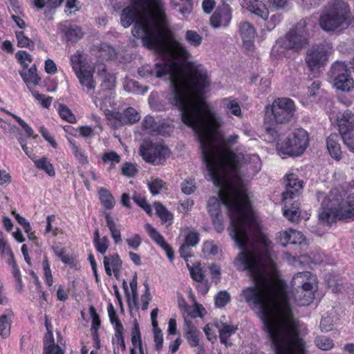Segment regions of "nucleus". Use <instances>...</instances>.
<instances>
[{"mask_svg":"<svg viewBox=\"0 0 354 354\" xmlns=\"http://www.w3.org/2000/svg\"><path fill=\"white\" fill-rule=\"evenodd\" d=\"M136 166L132 163L126 162L122 167V174L128 177H132L137 173Z\"/></svg>","mask_w":354,"mask_h":354,"instance_id":"obj_57","label":"nucleus"},{"mask_svg":"<svg viewBox=\"0 0 354 354\" xmlns=\"http://www.w3.org/2000/svg\"><path fill=\"white\" fill-rule=\"evenodd\" d=\"M122 262L118 254L105 256L104 257L105 272L109 276L112 275V270L113 269L117 270V268H122Z\"/></svg>","mask_w":354,"mask_h":354,"instance_id":"obj_25","label":"nucleus"},{"mask_svg":"<svg viewBox=\"0 0 354 354\" xmlns=\"http://www.w3.org/2000/svg\"><path fill=\"white\" fill-rule=\"evenodd\" d=\"M94 245L98 252L104 254L106 253L109 247V241L107 236H103L100 240L94 241Z\"/></svg>","mask_w":354,"mask_h":354,"instance_id":"obj_48","label":"nucleus"},{"mask_svg":"<svg viewBox=\"0 0 354 354\" xmlns=\"http://www.w3.org/2000/svg\"><path fill=\"white\" fill-rule=\"evenodd\" d=\"M145 229L147 231L150 237L161 248L167 247V242L165 241L164 237L149 223L145 225Z\"/></svg>","mask_w":354,"mask_h":354,"instance_id":"obj_36","label":"nucleus"},{"mask_svg":"<svg viewBox=\"0 0 354 354\" xmlns=\"http://www.w3.org/2000/svg\"><path fill=\"white\" fill-rule=\"evenodd\" d=\"M309 37L306 21L301 19L281 39L282 46L286 49L298 52L308 44Z\"/></svg>","mask_w":354,"mask_h":354,"instance_id":"obj_10","label":"nucleus"},{"mask_svg":"<svg viewBox=\"0 0 354 354\" xmlns=\"http://www.w3.org/2000/svg\"><path fill=\"white\" fill-rule=\"evenodd\" d=\"M81 85L89 93L95 88V82L93 80V71L91 68L83 71L76 74Z\"/></svg>","mask_w":354,"mask_h":354,"instance_id":"obj_21","label":"nucleus"},{"mask_svg":"<svg viewBox=\"0 0 354 354\" xmlns=\"http://www.w3.org/2000/svg\"><path fill=\"white\" fill-rule=\"evenodd\" d=\"M185 337L192 347H196L199 344V330L189 323L187 319H185Z\"/></svg>","mask_w":354,"mask_h":354,"instance_id":"obj_22","label":"nucleus"},{"mask_svg":"<svg viewBox=\"0 0 354 354\" xmlns=\"http://www.w3.org/2000/svg\"><path fill=\"white\" fill-rule=\"evenodd\" d=\"M221 102L227 113H231L237 117L241 116V106L236 100L224 98Z\"/></svg>","mask_w":354,"mask_h":354,"instance_id":"obj_30","label":"nucleus"},{"mask_svg":"<svg viewBox=\"0 0 354 354\" xmlns=\"http://www.w3.org/2000/svg\"><path fill=\"white\" fill-rule=\"evenodd\" d=\"M278 239L279 243L283 247H286L288 244H301L304 241L305 238L300 232L289 229L280 232Z\"/></svg>","mask_w":354,"mask_h":354,"instance_id":"obj_18","label":"nucleus"},{"mask_svg":"<svg viewBox=\"0 0 354 354\" xmlns=\"http://www.w3.org/2000/svg\"><path fill=\"white\" fill-rule=\"evenodd\" d=\"M19 74L28 87L30 85L39 84L41 80V78L37 73V68L35 65H32L27 71H20Z\"/></svg>","mask_w":354,"mask_h":354,"instance_id":"obj_28","label":"nucleus"},{"mask_svg":"<svg viewBox=\"0 0 354 354\" xmlns=\"http://www.w3.org/2000/svg\"><path fill=\"white\" fill-rule=\"evenodd\" d=\"M199 241V234L196 232H189L185 236L184 243L191 247L196 246Z\"/></svg>","mask_w":354,"mask_h":354,"instance_id":"obj_53","label":"nucleus"},{"mask_svg":"<svg viewBox=\"0 0 354 354\" xmlns=\"http://www.w3.org/2000/svg\"><path fill=\"white\" fill-rule=\"evenodd\" d=\"M101 86L104 90H111L115 86V77L111 75H106Z\"/></svg>","mask_w":354,"mask_h":354,"instance_id":"obj_59","label":"nucleus"},{"mask_svg":"<svg viewBox=\"0 0 354 354\" xmlns=\"http://www.w3.org/2000/svg\"><path fill=\"white\" fill-rule=\"evenodd\" d=\"M286 191L283 193V200L292 199L298 196L303 189V181L299 180L294 174H287L286 176Z\"/></svg>","mask_w":354,"mask_h":354,"instance_id":"obj_17","label":"nucleus"},{"mask_svg":"<svg viewBox=\"0 0 354 354\" xmlns=\"http://www.w3.org/2000/svg\"><path fill=\"white\" fill-rule=\"evenodd\" d=\"M34 162L37 169L45 171L50 176H55V172L54 167L46 157H42L39 160H35Z\"/></svg>","mask_w":354,"mask_h":354,"instance_id":"obj_35","label":"nucleus"},{"mask_svg":"<svg viewBox=\"0 0 354 354\" xmlns=\"http://www.w3.org/2000/svg\"><path fill=\"white\" fill-rule=\"evenodd\" d=\"M186 41L194 47H198L202 44L203 37L196 31L188 30L185 32Z\"/></svg>","mask_w":354,"mask_h":354,"instance_id":"obj_37","label":"nucleus"},{"mask_svg":"<svg viewBox=\"0 0 354 354\" xmlns=\"http://www.w3.org/2000/svg\"><path fill=\"white\" fill-rule=\"evenodd\" d=\"M314 276L308 271L295 274L291 281L292 288H298V292L304 293V296L297 295L299 306H307L314 298L313 282Z\"/></svg>","mask_w":354,"mask_h":354,"instance_id":"obj_11","label":"nucleus"},{"mask_svg":"<svg viewBox=\"0 0 354 354\" xmlns=\"http://www.w3.org/2000/svg\"><path fill=\"white\" fill-rule=\"evenodd\" d=\"M57 346L58 345L55 344L53 332H47L44 339L43 354H53Z\"/></svg>","mask_w":354,"mask_h":354,"instance_id":"obj_38","label":"nucleus"},{"mask_svg":"<svg viewBox=\"0 0 354 354\" xmlns=\"http://www.w3.org/2000/svg\"><path fill=\"white\" fill-rule=\"evenodd\" d=\"M149 189L153 195H156L160 193V189L163 186V182L160 179H155L148 183Z\"/></svg>","mask_w":354,"mask_h":354,"instance_id":"obj_56","label":"nucleus"},{"mask_svg":"<svg viewBox=\"0 0 354 354\" xmlns=\"http://www.w3.org/2000/svg\"><path fill=\"white\" fill-rule=\"evenodd\" d=\"M194 100L187 109L180 113L182 122L192 127L197 135L202 156L209 180L217 187H222L230 176H236L243 162L254 170L261 169L259 157L236 153L229 148L236 143L237 135L225 138L216 131L220 127L219 119L212 108L204 102L196 103Z\"/></svg>","mask_w":354,"mask_h":354,"instance_id":"obj_1","label":"nucleus"},{"mask_svg":"<svg viewBox=\"0 0 354 354\" xmlns=\"http://www.w3.org/2000/svg\"><path fill=\"white\" fill-rule=\"evenodd\" d=\"M139 153L147 162L158 165L169 156V149L162 145L145 140L140 147Z\"/></svg>","mask_w":354,"mask_h":354,"instance_id":"obj_12","label":"nucleus"},{"mask_svg":"<svg viewBox=\"0 0 354 354\" xmlns=\"http://www.w3.org/2000/svg\"><path fill=\"white\" fill-rule=\"evenodd\" d=\"M16 57L24 68H27L28 63L32 62L31 55L24 50L18 51L16 53Z\"/></svg>","mask_w":354,"mask_h":354,"instance_id":"obj_51","label":"nucleus"},{"mask_svg":"<svg viewBox=\"0 0 354 354\" xmlns=\"http://www.w3.org/2000/svg\"><path fill=\"white\" fill-rule=\"evenodd\" d=\"M334 86L340 91L349 92L353 88L354 81L349 76L348 73L337 80L334 83Z\"/></svg>","mask_w":354,"mask_h":354,"instance_id":"obj_33","label":"nucleus"},{"mask_svg":"<svg viewBox=\"0 0 354 354\" xmlns=\"http://www.w3.org/2000/svg\"><path fill=\"white\" fill-rule=\"evenodd\" d=\"M105 218L106 221V225L111 232V235L114 240V242L116 244L120 243L122 241L120 230L118 228L116 223L111 217L109 214H106Z\"/></svg>","mask_w":354,"mask_h":354,"instance_id":"obj_32","label":"nucleus"},{"mask_svg":"<svg viewBox=\"0 0 354 354\" xmlns=\"http://www.w3.org/2000/svg\"><path fill=\"white\" fill-rule=\"evenodd\" d=\"M348 66L345 62H335L330 71H328V76L333 80V83L339 80L343 76L348 74Z\"/></svg>","mask_w":354,"mask_h":354,"instance_id":"obj_23","label":"nucleus"},{"mask_svg":"<svg viewBox=\"0 0 354 354\" xmlns=\"http://www.w3.org/2000/svg\"><path fill=\"white\" fill-rule=\"evenodd\" d=\"M102 160L104 162H111L112 164L118 163L120 161V157L117 153L111 151L103 155Z\"/></svg>","mask_w":354,"mask_h":354,"instance_id":"obj_63","label":"nucleus"},{"mask_svg":"<svg viewBox=\"0 0 354 354\" xmlns=\"http://www.w3.org/2000/svg\"><path fill=\"white\" fill-rule=\"evenodd\" d=\"M223 1V6L219 7L210 17V24L214 28L221 26H227L232 18L229 5L225 3V0Z\"/></svg>","mask_w":354,"mask_h":354,"instance_id":"obj_16","label":"nucleus"},{"mask_svg":"<svg viewBox=\"0 0 354 354\" xmlns=\"http://www.w3.org/2000/svg\"><path fill=\"white\" fill-rule=\"evenodd\" d=\"M308 134L303 129H296L282 142H278L277 148L280 156H299L308 146Z\"/></svg>","mask_w":354,"mask_h":354,"instance_id":"obj_9","label":"nucleus"},{"mask_svg":"<svg viewBox=\"0 0 354 354\" xmlns=\"http://www.w3.org/2000/svg\"><path fill=\"white\" fill-rule=\"evenodd\" d=\"M168 37L167 35L162 38L165 49L146 46L158 51L165 57V61L156 63L153 68L149 66H142L138 73L142 77L155 75L158 78L169 75L170 93L167 99L182 113L194 100L201 98L205 89L209 86L210 80L202 64L188 62L183 70L177 59L185 62L191 58L192 55L183 44Z\"/></svg>","mask_w":354,"mask_h":354,"instance_id":"obj_2","label":"nucleus"},{"mask_svg":"<svg viewBox=\"0 0 354 354\" xmlns=\"http://www.w3.org/2000/svg\"><path fill=\"white\" fill-rule=\"evenodd\" d=\"M216 327L218 328L220 340L225 345L228 344L230 337L232 334H234L238 329L236 326L230 325L223 322L216 324Z\"/></svg>","mask_w":354,"mask_h":354,"instance_id":"obj_26","label":"nucleus"},{"mask_svg":"<svg viewBox=\"0 0 354 354\" xmlns=\"http://www.w3.org/2000/svg\"><path fill=\"white\" fill-rule=\"evenodd\" d=\"M166 13L162 0H132L120 15V23L124 28L133 22L134 37L141 38L145 46L165 48L163 36L165 30Z\"/></svg>","mask_w":354,"mask_h":354,"instance_id":"obj_5","label":"nucleus"},{"mask_svg":"<svg viewBox=\"0 0 354 354\" xmlns=\"http://www.w3.org/2000/svg\"><path fill=\"white\" fill-rule=\"evenodd\" d=\"M11 320L8 315H1L0 316V336L5 339L10 334Z\"/></svg>","mask_w":354,"mask_h":354,"instance_id":"obj_39","label":"nucleus"},{"mask_svg":"<svg viewBox=\"0 0 354 354\" xmlns=\"http://www.w3.org/2000/svg\"><path fill=\"white\" fill-rule=\"evenodd\" d=\"M339 133L347 147L354 151V113L346 110L337 120Z\"/></svg>","mask_w":354,"mask_h":354,"instance_id":"obj_14","label":"nucleus"},{"mask_svg":"<svg viewBox=\"0 0 354 354\" xmlns=\"http://www.w3.org/2000/svg\"><path fill=\"white\" fill-rule=\"evenodd\" d=\"M154 207L156 214L162 221L167 222L173 219V215L160 202L154 203Z\"/></svg>","mask_w":354,"mask_h":354,"instance_id":"obj_42","label":"nucleus"},{"mask_svg":"<svg viewBox=\"0 0 354 354\" xmlns=\"http://www.w3.org/2000/svg\"><path fill=\"white\" fill-rule=\"evenodd\" d=\"M334 326L333 318L330 316L323 317L320 322V329L323 333H328L333 330Z\"/></svg>","mask_w":354,"mask_h":354,"instance_id":"obj_47","label":"nucleus"},{"mask_svg":"<svg viewBox=\"0 0 354 354\" xmlns=\"http://www.w3.org/2000/svg\"><path fill=\"white\" fill-rule=\"evenodd\" d=\"M131 342L134 348L139 346L140 344H142L139 324L136 320L134 321L133 327L132 328Z\"/></svg>","mask_w":354,"mask_h":354,"instance_id":"obj_46","label":"nucleus"},{"mask_svg":"<svg viewBox=\"0 0 354 354\" xmlns=\"http://www.w3.org/2000/svg\"><path fill=\"white\" fill-rule=\"evenodd\" d=\"M0 250L2 255L11 256V248L4 239L3 234L0 231Z\"/></svg>","mask_w":354,"mask_h":354,"instance_id":"obj_61","label":"nucleus"},{"mask_svg":"<svg viewBox=\"0 0 354 354\" xmlns=\"http://www.w3.org/2000/svg\"><path fill=\"white\" fill-rule=\"evenodd\" d=\"M98 194L102 205L107 209H111L115 203L111 193L106 189L100 188L98 191Z\"/></svg>","mask_w":354,"mask_h":354,"instance_id":"obj_31","label":"nucleus"},{"mask_svg":"<svg viewBox=\"0 0 354 354\" xmlns=\"http://www.w3.org/2000/svg\"><path fill=\"white\" fill-rule=\"evenodd\" d=\"M315 346L322 351H330L334 347L332 339L324 335H317L314 340Z\"/></svg>","mask_w":354,"mask_h":354,"instance_id":"obj_34","label":"nucleus"},{"mask_svg":"<svg viewBox=\"0 0 354 354\" xmlns=\"http://www.w3.org/2000/svg\"><path fill=\"white\" fill-rule=\"evenodd\" d=\"M16 37L17 39V46L21 48H28L33 49L34 42L24 35L23 31H16Z\"/></svg>","mask_w":354,"mask_h":354,"instance_id":"obj_41","label":"nucleus"},{"mask_svg":"<svg viewBox=\"0 0 354 354\" xmlns=\"http://www.w3.org/2000/svg\"><path fill=\"white\" fill-rule=\"evenodd\" d=\"M246 302L254 309L263 322L276 354H304V342L297 336V331L290 313H277L272 319L273 306L266 299L257 297L253 290L244 291Z\"/></svg>","mask_w":354,"mask_h":354,"instance_id":"obj_6","label":"nucleus"},{"mask_svg":"<svg viewBox=\"0 0 354 354\" xmlns=\"http://www.w3.org/2000/svg\"><path fill=\"white\" fill-rule=\"evenodd\" d=\"M142 127L147 133H161L162 127L158 122L155 121V119L151 115H147L142 123Z\"/></svg>","mask_w":354,"mask_h":354,"instance_id":"obj_29","label":"nucleus"},{"mask_svg":"<svg viewBox=\"0 0 354 354\" xmlns=\"http://www.w3.org/2000/svg\"><path fill=\"white\" fill-rule=\"evenodd\" d=\"M283 215L291 222H297L300 216V211L297 205H292L290 208L284 209Z\"/></svg>","mask_w":354,"mask_h":354,"instance_id":"obj_44","label":"nucleus"},{"mask_svg":"<svg viewBox=\"0 0 354 354\" xmlns=\"http://www.w3.org/2000/svg\"><path fill=\"white\" fill-rule=\"evenodd\" d=\"M58 111L63 120L70 123H75L76 122L75 116L73 114L72 111L64 104H59Z\"/></svg>","mask_w":354,"mask_h":354,"instance_id":"obj_43","label":"nucleus"},{"mask_svg":"<svg viewBox=\"0 0 354 354\" xmlns=\"http://www.w3.org/2000/svg\"><path fill=\"white\" fill-rule=\"evenodd\" d=\"M14 118L21 125V127L24 129L27 136H28V137L32 136L33 138H36L37 136V135H35V136L33 135L34 131L32 129V128L30 127H29L28 124L27 123H26L20 117H19L17 115H14Z\"/></svg>","mask_w":354,"mask_h":354,"instance_id":"obj_62","label":"nucleus"},{"mask_svg":"<svg viewBox=\"0 0 354 354\" xmlns=\"http://www.w3.org/2000/svg\"><path fill=\"white\" fill-rule=\"evenodd\" d=\"M145 291V293L141 297V301H142V309L143 310H145L148 308V305L149 301L151 299V294L149 292V287L147 281H145L143 283Z\"/></svg>","mask_w":354,"mask_h":354,"instance_id":"obj_54","label":"nucleus"},{"mask_svg":"<svg viewBox=\"0 0 354 354\" xmlns=\"http://www.w3.org/2000/svg\"><path fill=\"white\" fill-rule=\"evenodd\" d=\"M179 11L183 17H187L193 10V3L191 0H180Z\"/></svg>","mask_w":354,"mask_h":354,"instance_id":"obj_50","label":"nucleus"},{"mask_svg":"<svg viewBox=\"0 0 354 354\" xmlns=\"http://www.w3.org/2000/svg\"><path fill=\"white\" fill-rule=\"evenodd\" d=\"M58 28L68 41L76 42L83 36L81 27L76 25L68 26L66 24H59Z\"/></svg>","mask_w":354,"mask_h":354,"instance_id":"obj_19","label":"nucleus"},{"mask_svg":"<svg viewBox=\"0 0 354 354\" xmlns=\"http://www.w3.org/2000/svg\"><path fill=\"white\" fill-rule=\"evenodd\" d=\"M226 206L230 218V235L235 241L241 252L253 253L259 250V243L264 236H261L258 241L252 244L251 250L249 235L256 232L259 226L254 218L246 189L243 187H229L227 190L219 192L218 197H211L207 202V210L211 216L221 215V202Z\"/></svg>","mask_w":354,"mask_h":354,"instance_id":"obj_4","label":"nucleus"},{"mask_svg":"<svg viewBox=\"0 0 354 354\" xmlns=\"http://www.w3.org/2000/svg\"><path fill=\"white\" fill-rule=\"evenodd\" d=\"M230 301V295L225 290L219 292L214 298L215 305L218 308L224 307Z\"/></svg>","mask_w":354,"mask_h":354,"instance_id":"obj_45","label":"nucleus"},{"mask_svg":"<svg viewBox=\"0 0 354 354\" xmlns=\"http://www.w3.org/2000/svg\"><path fill=\"white\" fill-rule=\"evenodd\" d=\"M326 147L330 156L335 160H340L342 151L339 143V136L337 133L330 134L326 139Z\"/></svg>","mask_w":354,"mask_h":354,"instance_id":"obj_20","label":"nucleus"},{"mask_svg":"<svg viewBox=\"0 0 354 354\" xmlns=\"http://www.w3.org/2000/svg\"><path fill=\"white\" fill-rule=\"evenodd\" d=\"M271 243V241L267 238H263L260 241L259 250H256L253 253L240 252L236 257L234 265L236 269L242 271L248 270L254 283V286L243 289L241 295L246 301L244 291L250 290L258 295L257 297L270 301L274 308L271 315L273 319L278 311L281 313L282 315L288 311L297 331V336L299 337L297 322L293 316L290 298L292 297L294 301L299 304L297 297L299 295L304 296V293L299 292L298 288H295L290 296L286 291L285 284H275L266 277V270L274 271L276 269L275 256L272 250Z\"/></svg>","mask_w":354,"mask_h":354,"instance_id":"obj_3","label":"nucleus"},{"mask_svg":"<svg viewBox=\"0 0 354 354\" xmlns=\"http://www.w3.org/2000/svg\"><path fill=\"white\" fill-rule=\"evenodd\" d=\"M196 189V186L192 180H185L181 184V190L185 194H192Z\"/></svg>","mask_w":354,"mask_h":354,"instance_id":"obj_60","label":"nucleus"},{"mask_svg":"<svg viewBox=\"0 0 354 354\" xmlns=\"http://www.w3.org/2000/svg\"><path fill=\"white\" fill-rule=\"evenodd\" d=\"M118 115V119L122 124H132L139 121L140 118L138 112L132 107L127 108L122 113Z\"/></svg>","mask_w":354,"mask_h":354,"instance_id":"obj_24","label":"nucleus"},{"mask_svg":"<svg viewBox=\"0 0 354 354\" xmlns=\"http://www.w3.org/2000/svg\"><path fill=\"white\" fill-rule=\"evenodd\" d=\"M132 199L134 202L142 207L148 214H151V208L149 204L147 202L146 199L140 195L135 194L133 196Z\"/></svg>","mask_w":354,"mask_h":354,"instance_id":"obj_49","label":"nucleus"},{"mask_svg":"<svg viewBox=\"0 0 354 354\" xmlns=\"http://www.w3.org/2000/svg\"><path fill=\"white\" fill-rule=\"evenodd\" d=\"M240 32L243 39H251L254 37L256 31L251 24L245 21L240 24Z\"/></svg>","mask_w":354,"mask_h":354,"instance_id":"obj_40","label":"nucleus"},{"mask_svg":"<svg viewBox=\"0 0 354 354\" xmlns=\"http://www.w3.org/2000/svg\"><path fill=\"white\" fill-rule=\"evenodd\" d=\"M317 198L319 201L323 198L319 214L321 223L330 225L336 218L346 222L354 221V196H346L344 190L334 188L326 196L318 192Z\"/></svg>","mask_w":354,"mask_h":354,"instance_id":"obj_7","label":"nucleus"},{"mask_svg":"<svg viewBox=\"0 0 354 354\" xmlns=\"http://www.w3.org/2000/svg\"><path fill=\"white\" fill-rule=\"evenodd\" d=\"M71 62L75 74L91 68L87 66V63L86 62V59L84 57V55L80 52H77L71 55Z\"/></svg>","mask_w":354,"mask_h":354,"instance_id":"obj_27","label":"nucleus"},{"mask_svg":"<svg viewBox=\"0 0 354 354\" xmlns=\"http://www.w3.org/2000/svg\"><path fill=\"white\" fill-rule=\"evenodd\" d=\"M328 52L324 44L313 46L308 50L306 61L311 70L325 64Z\"/></svg>","mask_w":354,"mask_h":354,"instance_id":"obj_15","label":"nucleus"},{"mask_svg":"<svg viewBox=\"0 0 354 354\" xmlns=\"http://www.w3.org/2000/svg\"><path fill=\"white\" fill-rule=\"evenodd\" d=\"M351 21L348 5L342 0H334L324 7L319 24L324 30L330 32L346 28Z\"/></svg>","mask_w":354,"mask_h":354,"instance_id":"obj_8","label":"nucleus"},{"mask_svg":"<svg viewBox=\"0 0 354 354\" xmlns=\"http://www.w3.org/2000/svg\"><path fill=\"white\" fill-rule=\"evenodd\" d=\"M189 269L190 274L194 281L198 282H202L203 281L205 276L201 268L198 267H190Z\"/></svg>","mask_w":354,"mask_h":354,"instance_id":"obj_58","label":"nucleus"},{"mask_svg":"<svg viewBox=\"0 0 354 354\" xmlns=\"http://www.w3.org/2000/svg\"><path fill=\"white\" fill-rule=\"evenodd\" d=\"M43 267L46 282L48 286H51L53 285V279L47 257H44L43 261Z\"/></svg>","mask_w":354,"mask_h":354,"instance_id":"obj_52","label":"nucleus"},{"mask_svg":"<svg viewBox=\"0 0 354 354\" xmlns=\"http://www.w3.org/2000/svg\"><path fill=\"white\" fill-rule=\"evenodd\" d=\"M72 149L75 157L79 160L80 162L82 165L88 163V159L83 150L79 147L71 142Z\"/></svg>","mask_w":354,"mask_h":354,"instance_id":"obj_55","label":"nucleus"},{"mask_svg":"<svg viewBox=\"0 0 354 354\" xmlns=\"http://www.w3.org/2000/svg\"><path fill=\"white\" fill-rule=\"evenodd\" d=\"M154 342L156 349L160 351L163 345V338L161 330L157 327L154 328Z\"/></svg>","mask_w":354,"mask_h":354,"instance_id":"obj_64","label":"nucleus"},{"mask_svg":"<svg viewBox=\"0 0 354 354\" xmlns=\"http://www.w3.org/2000/svg\"><path fill=\"white\" fill-rule=\"evenodd\" d=\"M295 111L294 102L289 98H278L272 104L270 111L276 123L288 122Z\"/></svg>","mask_w":354,"mask_h":354,"instance_id":"obj_13","label":"nucleus"}]
</instances>
